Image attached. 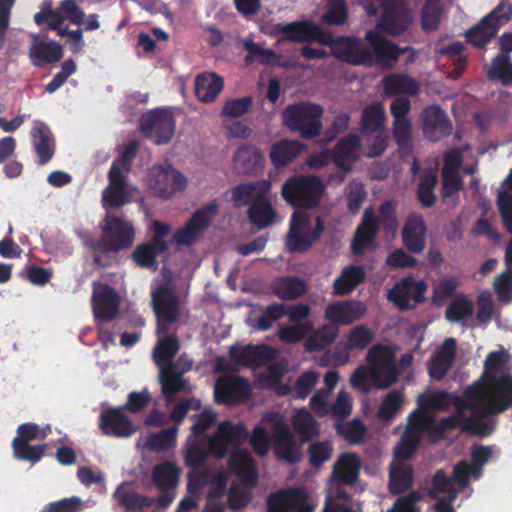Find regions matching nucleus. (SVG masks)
I'll return each instance as SVG.
<instances>
[{
  "instance_id": "nucleus-1",
  "label": "nucleus",
  "mask_w": 512,
  "mask_h": 512,
  "mask_svg": "<svg viewBox=\"0 0 512 512\" xmlns=\"http://www.w3.org/2000/svg\"><path fill=\"white\" fill-rule=\"evenodd\" d=\"M318 30L320 32L310 37L309 41H316L321 45L331 47V55L351 65L371 67L378 64L391 68L402 54L413 51L410 46L401 48L372 30L367 31L364 37L369 43V47L357 37L339 36L334 38L319 26Z\"/></svg>"
},
{
  "instance_id": "nucleus-2",
  "label": "nucleus",
  "mask_w": 512,
  "mask_h": 512,
  "mask_svg": "<svg viewBox=\"0 0 512 512\" xmlns=\"http://www.w3.org/2000/svg\"><path fill=\"white\" fill-rule=\"evenodd\" d=\"M326 192L322 180L314 175H294L281 187L282 199L291 207L299 209L317 208Z\"/></svg>"
},
{
  "instance_id": "nucleus-3",
  "label": "nucleus",
  "mask_w": 512,
  "mask_h": 512,
  "mask_svg": "<svg viewBox=\"0 0 512 512\" xmlns=\"http://www.w3.org/2000/svg\"><path fill=\"white\" fill-rule=\"evenodd\" d=\"M460 427L462 432L472 435L488 436L494 430V426L481 421L478 413V405L464 400H459L455 404V412L441 418L435 425L433 431L438 437L449 431Z\"/></svg>"
},
{
  "instance_id": "nucleus-4",
  "label": "nucleus",
  "mask_w": 512,
  "mask_h": 512,
  "mask_svg": "<svg viewBox=\"0 0 512 512\" xmlns=\"http://www.w3.org/2000/svg\"><path fill=\"white\" fill-rule=\"evenodd\" d=\"M324 109L311 102L289 104L281 113L283 124L292 132H298L303 139L311 140L322 130L321 117Z\"/></svg>"
},
{
  "instance_id": "nucleus-5",
  "label": "nucleus",
  "mask_w": 512,
  "mask_h": 512,
  "mask_svg": "<svg viewBox=\"0 0 512 512\" xmlns=\"http://www.w3.org/2000/svg\"><path fill=\"white\" fill-rule=\"evenodd\" d=\"M135 240V229L131 222L120 217L105 218L101 237L89 244L90 249L102 253H119L129 249Z\"/></svg>"
},
{
  "instance_id": "nucleus-6",
  "label": "nucleus",
  "mask_w": 512,
  "mask_h": 512,
  "mask_svg": "<svg viewBox=\"0 0 512 512\" xmlns=\"http://www.w3.org/2000/svg\"><path fill=\"white\" fill-rule=\"evenodd\" d=\"M151 230V238L136 246L131 254V259L140 268L156 271L159 266L158 257L169 249V243L165 237L171 233V227L164 222L154 220Z\"/></svg>"
},
{
  "instance_id": "nucleus-7",
  "label": "nucleus",
  "mask_w": 512,
  "mask_h": 512,
  "mask_svg": "<svg viewBox=\"0 0 512 512\" xmlns=\"http://www.w3.org/2000/svg\"><path fill=\"white\" fill-rule=\"evenodd\" d=\"M369 375L377 389H387L393 385L399 376L395 358L390 348L383 344L373 345L367 353Z\"/></svg>"
},
{
  "instance_id": "nucleus-8",
  "label": "nucleus",
  "mask_w": 512,
  "mask_h": 512,
  "mask_svg": "<svg viewBox=\"0 0 512 512\" xmlns=\"http://www.w3.org/2000/svg\"><path fill=\"white\" fill-rule=\"evenodd\" d=\"M486 385L489 387L486 400L477 404L481 419L503 413L512 406L511 375H501L500 377L490 375Z\"/></svg>"
},
{
  "instance_id": "nucleus-9",
  "label": "nucleus",
  "mask_w": 512,
  "mask_h": 512,
  "mask_svg": "<svg viewBox=\"0 0 512 512\" xmlns=\"http://www.w3.org/2000/svg\"><path fill=\"white\" fill-rule=\"evenodd\" d=\"M324 223L320 217L316 218L315 227H311L308 216L301 212H294L290 220L287 234V246L292 252H304L320 237Z\"/></svg>"
},
{
  "instance_id": "nucleus-10",
  "label": "nucleus",
  "mask_w": 512,
  "mask_h": 512,
  "mask_svg": "<svg viewBox=\"0 0 512 512\" xmlns=\"http://www.w3.org/2000/svg\"><path fill=\"white\" fill-rule=\"evenodd\" d=\"M181 470L173 462L165 461L154 466L151 479L154 486L161 492L155 498L157 508L164 512L175 499V490L180 481Z\"/></svg>"
},
{
  "instance_id": "nucleus-11",
  "label": "nucleus",
  "mask_w": 512,
  "mask_h": 512,
  "mask_svg": "<svg viewBox=\"0 0 512 512\" xmlns=\"http://www.w3.org/2000/svg\"><path fill=\"white\" fill-rule=\"evenodd\" d=\"M272 422V446L275 456L289 464H296L301 460L302 453L296 444L295 436L290 427L278 414L270 417Z\"/></svg>"
},
{
  "instance_id": "nucleus-12",
  "label": "nucleus",
  "mask_w": 512,
  "mask_h": 512,
  "mask_svg": "<svg viewBox=\"0 0 512 512\" xmlns=\"http://www.w3.org/2000/svg\"><path fill=\"white\" fill-rule=\"evenodd\" d=\"M427 289L428 285L423 280L409 276L396 282L387 298L401 311L413 310L417 304L426 300L424 293Z\"/></svg>"
},
{
  "instance_id": "nucleus-13",
  "label": "nucleus",
  "mask_w": 512,
  "mask_h": 512,
  "mask_svg": "<svg viewBox=\"0 0 512 512\" xmlns=\"http://www.w3.org/2000/svg\"><path fill=\"white\" fill-rule=\"evenodd\" d=\"M140 128L147 138L153 139L157 145H162L171 141L175 122L170 113L155 110L141 117Z\"/></svg>"
},
{
  "instance_id": "nucleus-14",
  "label": "nucleus",
  "mask_w": 512,
  "mask_h": 512,
  "mask_svg": "<svg viewBox=\"0 0 512 512\" xmlns=\"http://www.w3.org/2000/svg\"><path fill=\"white\" fill-rule=\"evenodd\" d=\"M152 306L158 326L163 330L165 325L175 323L179 319V297L169 286L161 285L152 293Z\"/></svg>"
},
{
  "instance_id": "nucleus-15",
  "label": "nucleus",
  "mask_w": 512,
  "mask_h": 512,
  "mask_svg": "<svg viewBox=\"0 0 512 512\" xmlns=\"http://www.w3.org/2000/svg\"><path fill=\"white\" fill-rule=\"evenodd\" d=\"M251 393V386L242 376L230 375L219 378L214 387V397L218 404L238 405Z\"/></svg>"
},
{
  "instance_id": "nucleus-16",
  "label": "nucleus",
  "mask_w": 512,
  "mask_h": 512,
  "mask_svg": "<svg viewBox=\"0 0 512 512\" xmlns=\"http://www.w3.org/2000/svg\"><path fill=\"white\" fill-rule=\"evenodd\" d=\"M421 127L424 137L438 142L452 133V123L447 113L438 105H430L421 112Z\"/></svg>"
},
{
  "instance_id": "nucleus-17",
  "label": "nucleus",
  "mask_w": 512,
  "mask_h": 512,
  "mask_svg": "<svg viewBox=\"0 0 512 512\" xmlns=\"http://www.w3.org/2000/svg\"><path fill=\"white\" fill-rule=\"evenodd\" d=\"M230 359L239 366L259 368L275 358V350L266 344L240 346L234 344L229 348Z\"/></svg>"
},
{
  "instance_id": "nucleus-18",
  "label": "nucleus",
  "mask_w": 512,
  "mask_h": 512,
  "mask_svg": "<svg viewBox=\"0 0 512 512\" xmlns=\"http://www.w3.org/2000/svg\"><path fill=\"white\" fill-rule=\"evenodd\" d=\"M412 21L408 7L395 0H388L385 10L378 20L377 27L387 34L396 37L402 35Z\"/></svg>"
},
{
  "instance_id": "nucleus-19",
  "label": "nucleus",
  "mask_w": 512,
  "mask_h": 512,
  "mask_svg": "<svg viewBox=\"0 0 512 512\" xmlns=\"http://www.w3.org/2000/svg\"><path fill=\"white\" fill-rule=\"evenodd\" d=\"M427 231V224L421 213L408 214L401 230L402 244L408 252L421 254L425 250Z\"/></svg>"
},
{
  "instance_id": "nucleus-20",
  "label": "nucleus",
  "mask_w": 512,
  "mask_h": 512,
  "mask_svg": "<svg viewBox=\"0 0 512 512\" xmlns=\"http://www.w3.org/2000/svg\"><path fill=\"white\" fill-rule=\"evenodd\" d=\"M366 311V306L361 301H336L326 306L324 318L335 326L350 325L360 320Z\"/></svg>"
},
{
  "instance_id": "nucleus-21",
  "label": "nucleus",
  "mask_w": 512,
  "mask_h": 512,
  "mask_svg": "<svg viewBox=\"0 0 512 512\" xmlns=\"http://www.w3.org/2000/svg\"><path fill=\"white\" fill-rule=\"evenodd\" d=\"M92 309L96 319L110 321L118 314L119 296L108 284H99L92 293Z\"/></svg>"
},
{
  "instance_id": "nucleus-22",
  "label": "nucleus",
  "mask_w": 512,
  "mask_h": 512,
  "mask_svg": "<svg viewBox=\"0 0 512 512\" xmlns=\"http://www.w3.org/2000/svg\"><path fill=\"white\" fill-rule=\"evenodd\" d=\"M186 178L172 167L160 168L154 173L151 183L153 193L162 199H169L186 188Z\"/></svg>"
},
{
  "instance_id": "nucleus-23",
  "label": "nucleus",
  "mask_w": 512,
  "mask_h": 512,
  "mask_svg": "<svg viewBox=\"0 0 512 512\" xmlns=\"http://www.w3.org/2000/svg\"><path fill=\"white\" fill-rule=\"evenodd\" d=\"M228 467L242 483L255 487L258 484L259 476L256 463L246 449H234L228 458Z\"/></svg>"
},
{
  "instance_id": "nucleus-24",
  "label": "nucleus",
  "mask_w": 512,
  "mask_h": 512,
  "mask_svg": "<svg viewBox=\"0 0 512 512\" xmlns=\"http://www.w3.org/2000/svg\"><path fill=\"white\" fill-rule=\"evenodd\" d=\"M99 427L103 434L114 437H129L136 431L121 407L103 411L100 415Z\"/></svg>"
},
{
  "instance_id": "nucleus-25",
  "label": "nucleus",
  "mask_w": 512,
  "mask_h": 512,
  "mask_svg": "<svg viewBox=\"0 0 512 512\" xmlns=\"http://www.w3.org/2000/svg\"><path fill=\"white\" fill-rule=\"evenodd\" d=\"M379 230V220L373 214L372 210H365L362 222L357 226L351 243V250L354 255H362L364 251L373 246L377 232Z\"/></svg>"
},
{
  "instance_id": "nucleus-26",
  "label": "nucleus",
  "mask_w": 512,
  "mask_h": 512,
  "mask_svg": "<svg viewBox=\"0 0 512 512\" xmlns=\"http://www.w3.org/2000/svg\"><path fill=\"white\" fill-rule=\"evenodd\" d=\"M113 498L119 506L125 508L128 512L140 511L153 505L157 506L155 498L138 493L133 488L132 483L128 481L121 483L116 488Z\"/></svg>"
},
{
  "instance_id": "nucleus-27",
  "label": "nucleus",
  "mask_w": 512,
  "mask_h": 512,
  "mask_svg": "<svg viewBox=\"0 0 512 512\" xmlns=\"http://www.w3.org/2000/svg\"><path fill=\"white\" fill-rule=\"evenodd\" d=\"M62 46L54 41L35 40L29 46L28 57L34 67H44L59 62L63 57Z\"/></svg>"
},
{
  "instance_id": "nucleus-28",
  "label": "nucleus",
  "mask_w": 512,
  "mask_h": 512,
  "mask_svg": "<svg viewBox=\"0 0 512 512\" xmlns=\"http://www.w3.org/2000/svg\"><path fill=\"white\" fill-rule=\"evenodd\" d=\"M359 147L360 139L355 134L347 135L336 144L332 155L337 167L341 168L340 181H344L346 174L351 171V162L357 159Z\"/></svg>"
},
{
  "instance_id": "nucleus-29",
  "label": "nucleus",
  "mask_w": 512,
  "mask_h": 512,
  "mask_svg": "<svg viewBox=\"0 0 512 512\" xmlns=\"http://www.w3.org/2000/svg\"><path fill=\"white\" fill-rule=\"evenodd\" d=\"M191 369V362L187 366L179 369L175 362L164 365L159 373V382L161 392L164 396L170 397L185 390L187 381L183 374Z\"/></svg>"
},
{
  "instance_id": "nucleus-30",
  "label": "nucleus",
  "mask_w": 512,
  "mask_h": 512,
  "mask_svg": "<svg viewBox=\"0 0 512 512\" xmlns=\"http://www.w3.org/2000/svg\"><path fill=\"white\" fill-rule=\"evenodd\" d=\"M306 501V494L299 488H286L271 492L267 497V512H290Z\"/></svg>"
},
{
  "instance_id": "nucleus-31",
  "label": "nucleus",
  "mask_w": 512,
  "mask_h": 512,
  "mask_svg": "<svg viewBox=\"0 0 512 512\" xmlns=\"http://www.w3.org/2000/svg\"><path fill=\"white\" fill-rule=\"evenodd\" d=\"M384 95L388 97H402V95L416 96L420 91L419 83L408 74L391 73L382 78Z\"/></svg>"
},
{
  "instance_id": "nucleus-32",
  "label": "nucleus",
  "mask_w": 512,
  "mask_h": 512,
  "mask_svg": "<svg viewBox=\"0 0 512 512\" xmlns=\"http://www.w3.org/2000/svg\"><path fill=\"white\" fill-rule=\"evenodd\" d=\"M268 195L269 194L259 195V197L253 199L247 210L248 220L258 230L271 226L277 216Z\"/></svg>"
},
{
  "instance_id": "nucleus-33",
  "label": "nucleus",
  "mask_w": 512,
  "mask_h": 512,
  "mask_svg": "<svg viewBox=\"0 0 512 512\" xmlns=\"http://www.w3.org/2000/svg\"><path fill=\"white\" fill-rule=\"evenodd\" d=\"M497 13L498 10H492L477 25L470 28L465 34L466 41L477 48H485L499 31V25L493 23Z\"/></svg>"
},
{
  "instance_id": "nucleus-34",
  "label": "nucleus",
  "mask_w": 512,
  "mask_h": 512,
  "mask_svg": "<svg viewBox=\"0 0 512 512\" xmlns=\"http://www.w3.org/2000/svg\"><path fill=\"white\" fill-rule=\"evenodd\" d=\"M182 454L184 464L192 474L199 473L198 470L206 465L209 456L205 442L195 435L187 437Z\"/></svg>"
},
{
  "instance_id": "nucleus-35",
  "label": "nucleus",
  "mask_w": 512,
  "mask_h": 512,
  "mask_svg": "<svg viewBox=\"0 0 512 512\" xmlns=\"http://www.w3.org/2000/svg\"><path fill=\"white\" fill-rule=\"evenodd\" d=\"M366 273L362 266L348 265L344 267L340 275L332 285L333 296L350 295L357 286L365 281Z\"/></svg>"
},
{
  "instance_id": "nucleus-36",
  "label": "nucleus",
  "mask_w": 512,
  "mask_h": 512,
  "mask_svg": "<svg viewBox=\"0 0 512 512\" xmlns=\"http://www.w3.org/2000/svg\"><path fill=\"white\" fill-rule=\"evenodd\" d=\"M360 474V459L354 453L340 455L333 466L332 475L335 481L344 485H354Z\"/></svg>"
},
{
  "instance_id": "nucleus-37",
  "label": "nucleus",
  "mask_w": 512,
  "mask_h": 512,
  "mask_svg": "<svg viewBox=\"0 0 512 512\" xmlns=\"http://www.w3.org/2000/svg\"><path fill=\"white\" fill-rule=\"evenodd\" d=\"M224 87V79L216 73L204 72L195 78V95L200 102H213Z\"/></svg>"
},
{
  "instance_id": "nucleus-38",
  "label": "nucleus",
  "mask_w": 512,
  "mask_h": 512,
  "mask_svg": "<svg viewBox=\"0 0 512 512\" xmlns=\"http://www.w3.org/2000/svg\"><path fill=\"white\" fill-rule=\"evenodd\" d=\"M210 483L214 486L212 490L208 492V498L219 499L225 495L226 487L228 483V477L224 471H219L211 476L208 470H203L200 473H188V487H202Z\"/></svg>"
},
{
  "instance_id": "nucleus-39",
  "label": "nucleus",
  "mask_w": 512,
  "mask_h": 512,
  "mask_svg": "<svg viewBox=\"0 0 512 512\" xmlns=\"http://www.w3.org/2000/svg\"><path fill=\"white\" fill-rule=\"evenodd\" d=\"M263 156L254 146L242 145L233 156L235 170L240 174H254L263 166Z\"/></svg>"
},
{
  "instance_id": "nucleus-40",
  "label": "nucleus",
  "mask_w": 512,
  "mask_h": 512,
  "mask_svg": "<svg viewBox=\"0 0 512 512\" xmlns=\"http://www.w3.org/2000/svg\"><path fill=\"white\" fill-rule=\"evenodd\" d=\"M271 183L268 180H257L241 183L232 188V200L236 207L251 205L259 195L269 194Z\"/></svg>"
},
{
  "instance_id": "nucleus-41",
  "label": "nucleus",
  "mask_w": 512,
  "mask_h": 512,
  "mask_svg": "<svg viewBox=\"0 0 512 512\" xmlns=\"http://www.w3.org/2000/svg\"><path fill=\"white\" fill-rule=\"evenodd\" d=\"M31 136L34 151L39 158V164H47L55 153L53 134L47 125L41 124L32 128Z\"/></svg>"
},
{
  "instance_id": "nucleus-42",
  "label": "nucleus",
  "mask_w": 512,
  "mask_h": 512,
  "mask_svg": "<svg viewBox=\"0 0 512 512\" xmlns=\"http://www.w3.org/2000/svg\"><path fill=\"white\" fill-rule=\"evenodd\" d=\"M414 470L404 462H392L389 468L388 489L392 495L404 493L413 485Z\"/></svg>"
},
{
  "instance_id": "nucleus-43",
  "label": "nucleus",
  "mask_w": 512,
  "mask_h": 512,
  "mask_svg": "<svg viewBox=\"0 0 512 512\" xmlns=\"http://www.w3.org/2000/svg\"><path fill=\"white\" fill-rule=\"evenodd\" d=\"M272 289L279 299L292 301L307 292V283L298 276H284L273 282Z\"/></svg>"
},
{
  "instance_id": "nucleus-44",
  "label": "nucleus",
  "mask_w": 512,
  "mask_h": 512,
  "mask_svg": "<svg viewBox=\"0 0 512 512\" xmlns=\"http://www.w3.org/2000/svg\"><path fill=\"white\" fill-rule=\"evenodd\" d=\"M275 29L285 35V39L295 43L308 42L310 37L320 32L318 26L311 21H293L286 24H277Z\"/></svg>"
},
{
  "instance_id": "nucleus-45",
  "label": "nucleus",
  "mask_w": 512,
  "mask_h": 512,
  "mask_svg": "<svg viewBox=\"0 0 512 512\" xmlns=\"http://www.w3.org/2000/svg\"><path fill=\"white\" fill-rule=\"evenodd\" d=\"M304 145L297 140H280L272 145L270 160L277 167H284L291 163L302 151Z\"/></svg>"
},
{
  "instance_id": "nucleus-46",
  "label": "nucleus",
  "mask_w": 512,
  "mask_h": 512,
  "mask_svg": "<svg viewBox=\"0 0 512 512\" xmlns=\"http://www.w3.org/2000/svg\"><path fill=\"white\" fill-rule=\"evenodd\" d=\"M386 119L385 109L381 103H373L362 111L361 132L369 135L372 132L384 130Z\"/></svg>"
},
{
  "instance_id": "nucleus-47",
  "label": "nucleus",
  "mask_w": 512,
  "mask_h": 512,
  "mask_svg": "<svg viewBox=\"0 0 512 512\" xmlns=\"http://www.w3.org/2000/svg\"><path fill=\"white\" fill-rule=\"evenodd\" d=\"M338 333L336 326L325 324L309 336L305 342V349L309 352L323 350L335 341Z\"/></svg>"
},
{
  "instance_id": "nucleus-48",
  "label": "nucleus",
  "mask_w": 512,
  "mask_h": 512,
  "mask_svg": "<svg viewBox=\"0 0 512 512\" xmlns=\"http://www.w3.org/2000/svg\"><path fill=\"white\" fill-rule=\"evenodd\" d=\"M292 426L302 443L318 435L317 422L306 410H300L292 417Z\"/></svg>"
},
{
  "instance_id": "nucleus-49",
  "label": "nucleus",
  "mask_w": 512,
  "mask_h": 512,
  "mask_svg": "<svg viewBox=\"0 0 512 512\" xmlns=\"http://www.w3.org/2000/svg\"><path fill=\"white\" fill-rule=\"evenodd\" d=\"M420 440L421 436H419L417 429L406 427L395 447V458L401 461L409 460L416 451Z\"/></svg>"
},
{
  "instance_id": "nucleus-50",
  "label": "nucleus",
  "mask_w": 512,
  "mask_h": 512,
  "mask_svg": "<svg viewBox=\"0 0 512 512\" xmlns=\"http://www.w3.org/2000/svg\"><path fill=\"white\" fill-rule=\"evenodd\" d=\"M488 77L505 86L512 85V62L508 54L500 53L492 59Z\"/></svg>"
},
{
  "instance_id": "nucleus-51",
  "label": "nucleus",
  "mask_w": 512,
  "mask_h": 512,
  "mask_svg": "<svg viewBox=\"0 0 512 512\" xmlns=\"http://www.w3.org/2000/svg\"><path fill=\"white\" fill-rule=\"evenodd\" d=\"M438 179L435 173H427L421 176L417 185L416 196L423 208H431L437 201L434 192Z\"/></svg>"
},
{
  "instance_id": "nucleus-52",
  "label": "nucleus",
  "mask_w": 512,
  "mask_h": 512,
  "mask_svg": "<svg viewBox=\"0 0 512 512\" xmlns=\"http://www.w3.org/2000/svg\"><path fill=\"white\" fill-rule=\"evenodd\" d=\"M177 434L178 428L176 426L162 429L147 438V446L154 452L167 451L175 447Z\"/></svg>"
},
{
  "instance_id": "nucleus-53",
  "label": "nucleus",
  "mask_w": 512,
  "mask_h": 512,
  "mask_svg": "<svg viewBox=\"0 0 512 512\" xmlns=\"http://www.w3.org/2000/svg\"><path fill=\"white\" fill-rule=\"evenodd\" d=\"M180 349V343L176 336L169 335L163 339H161L153 351V356L155 362L158 365L165 364L167 365L170 362H173V358L176 356Z\"/></svg>"
},
{
  "instance_id": "nucleus-54",
  "label": "nucleus",
  "mask_w": 512,
  "mask_h": 512,
  "mask_svg": "<svg viewBox=\"0 0 512 512\" xmlns=\"http://www.w3.org/2000/svg\"><path fill=\"white\" fill-rule=\"evenodd\" d=\"M337 434L342 436L349 444H360L366 434V427L359 418H354L345 423L336 424Z\"/></svg>"
},
{
  "instance_id": "nucleus-55",
  "label": "nucleus",
  "mask_w": 512,
  "mask_h": 512,
  "mask_svg": "<svg viewBox=\"0 0 512 512\" xmlns=\"http://www.w3.org/2000/svg\"><path fill=\"white\" fill-rule=\"evenodd\" d=\"M403 403V393L400 390L390 391L382 400L377 416L380 420L390 421L395 417Z\"/></svg>"
},
{
  "instance_id": "nucleus-56",
  "label": "nucleus",
  "mask_w": 512,
  "mask_h": 512,
  "mask_svg": "<svg viewBox=\"0 0 512 512\" xmlns=\"http://www.w3.org/2000/svg\"><path fill=\"white\" fill-rule=\"evenodd\" d=\"M348 18V7L345 0H327V10L322 15V22L327 25H343Z\"/></svg>"
},
{
  "instance_id": "nucleus-57",
  "label": "nucleus",
  "mask_w": 512,
  "mask_h": 512,
  "mask_svg": "<svg viewBox=\"0 0 512 512\" xmlns=\"http://www.w3.org/2000/svg\"><path fill=\"white\" fill-rule=\"evenodd\" d=\"M244 49L247 51V55L245 56V62L247 64L257 61L264 65H271L277 57L273 50L261 47L252 39H248L244 42Z\"/></svg>"
},
{
  "instance_id": "nucleus-58",
  "label": "nucleus",
  "mask_w": 512,
  "mask_h": 512,
  "mask_svg": "<svg viewBox=\"0 0 512 512\" xmlns=\"http://www.w3.org/2000/svg\"><path fill=\"white\" fill-rule=\"evenodd\" d=\"M472 314L473 305L465 295L457 296L445 310V318L450 322H459Z\"/></svg>"
},
{
  "instance_id": "nucleus-59",
  "label": "nucleus",
  "mask_w": 512,
  "mask_h": 512,
  "mask_svg": "<svg viewBox=\"0 0 512 512\" xmlns=\"http://www.w3.org/2000/svg\"><path fill=\"white\" fill-rule=\"evenodd\" d=\"M219 209L218 203L213 200L203 206L202 208L197 209L187 223L193 227L198 233L208 228L212 217L217 213Z\"/></svg>"
},
{
  "instance_id": "nucleus-60",
  "label": "nucleus",
  "mask_w": 512,
  "mask_h": 512,
  "mask_svg": "<svg viewBox=\"0 0 512 512\" xmlns=\"http://www.w3.org/2000/svg\"><path fill=\"white\" fill-rule=\"evenodd\" d=\"M464 188V183L458 172L441 171V190L440 196L443 202L458 194Z\"/></svg>"
},
{
  "instance_id": "nucleus-61",
  "label": "nucleus",
  "mask_w": 512,
  "mask_h": 512,
  "mask_svg": "<svg viewBox=\"0 0 512 512\" xmlns=\"http://www.w3.org/2000/svg\"><path fill=\"white\" fill-rule=\"evenodd\" d=\"M392 136L399 149H411L413 146L411 120L393 121Z\"/></svg>"
},
{
  "instance_id": "nucleus-62",
  "label": "nucleus",
  "mask_w": 512,
  "mask_h": 512,
  "mask_svg": "<svg viewBox=\"0 0 512 512\" xmlns=\"http://www.w3.org/2000/svg\"><path fill=\"white\" fill-rule=\"evenodd\" d=\"M379 213V226L381 225L387 234H395L399 226L396 216V203L393 200L384 201L379 206Z\"/></svg>"
},
{
  "instance_id": "nucleus-63",
  "label": "nucleus",
  "mask_w": 512,
  "mask_h": 512,
  "mask_svg": "<svg viewBox=\"0 0 512 512\" xmlns=\"http://www.w3.org/2000/svg\"><path fill=\"white\" fill-rule=\"evenodd\" d=\"M217 430L230 446L242 444L248 436V431L242 423L233 424L230 421H223L218 425Z\"/></svg>"
},
{
  "instance_id": "nucleus-64",
  "label": "nucleus",
  "mask_w": 512,
  "mask_h": 512,
  "mask_svg": "<svg viewBox=\"0 0 512 512\" xmlns=\"http://www.w3.org/2000/svg\"><path fill=\"white\" fill-rule=\"evenodd\" d=\"M442 9L440 5L432 0L426 1L421 11V26L426 32L434 31L438 28Z\"/></svg>"
}]
</instances>
